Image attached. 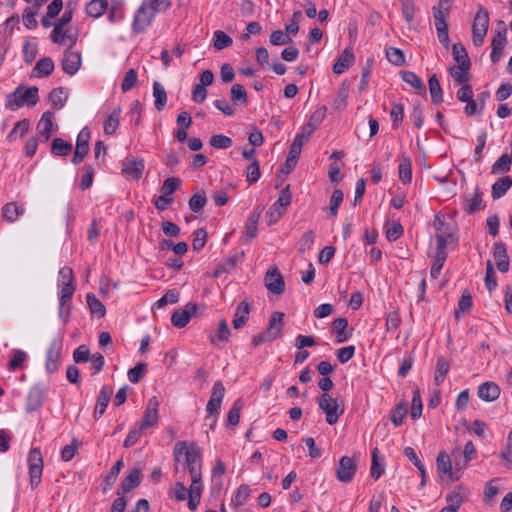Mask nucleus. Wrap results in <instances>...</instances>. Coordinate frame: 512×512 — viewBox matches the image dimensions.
Instances as JSON below:
<instances>
[{"label": "nucleus", "instance_id": "10", "mask_svg": "<svg viewBox=\"0 0 512 512\" xmlns=\"http://www.w3.org/2000/svg\"><path fill=\"white\" fill-rule=\"evenodd\" d=\"M90 130L85 127L77 136L76 148L72 158L73 164H80L89 151Z\"/></svg>", "mask_w": 512, "mask_h": 512}, {"label": "nucleus", "instance_id": "18", "mask_svg": "<svg viewBox=\"0 0 512 512\" xmlns=\"http://www.w3.org/2000/svg\"><path fill=\"white\" fill-rule=\"evenodd\" d=\"M251 312V305L246 300L241 301L236 307L232 325L234 329H241L244 327L249 319Z\"/></svg>", "mask_w": 512, "mask_h": 512}, {"label": "nucleus", "instance_id": "46", "mask_svg": "<svg viewBox=\"0 0 512 512\" xmlns=\"http://www.w3.org/2000/svg\"><path fill=\"white\" fill-rule=\"evenodd\" d=\"M87 304L92 314L98 316L99 318L104 317L106 314V308L102 304V302L96 298V296L92 293H88L86 296Z\"/></svg>", "mask_w": 512, "mask_h": 512}, {"label": "nucleus", "instance_id": "1", "mask_svg": "<svg viewBox=\"0 0 512 512\" xmlns=\"http://www.w3.org/2000/svg\"><path fill=\"white\" fill-rule=\"evenodd\" d=\"M38 92L39 89L36 86L26 87L20 85L6 96L5 106L10 110H16L25 105L33 107L39 102Z\"/></svg>", "mask_w": 512, "mask_h": 512}, {"label": "nucleus", "instance_id": "50", "mask_svg": "<svg viewBox=\"0 0 512 512\" xmlns=\"http://www.w3.org/2000/svg\"><path fill=\"white\" fill-rule=\"evenodd\" d=\"M232 43V38L222 30H216L214 32L213 47L216 50H223L224 48L231 46Z\"/></svg>", "mask_w": 512, "mask_h": 512}, {"label": "nucleus", "instance_id": "8", "mask_svg": "<svg viewBox=\"0 0 512 512\" xmlns=\"http://www.w3.org/2000/svg\"><path fill=\"white\" fill-rule=\"evenodd\" d=\"M356 470L357 464L355 460L349 456H343L336 468V478L340 482L349 483L353 480Z\"/></svg>", "mask_w": 512, "mask_h": 512}, {"label": "nucleus", "instance_id": "43", "mask_svg": "<svg viewBox=\"0 0 512 512\" xmlns=\"http://www.w3.org/2000/svg\"><path fill=\"white\" fill-rule=\"evenodd\" d=\"M107 8V0H91L86 5V12L89 16L98 18L107 10Z\"/></svg>", "mask_w": 512, "mask_h": 512}, {"label": "nucleus", "instance_id": "55", "mask_svg": "<svg viewBox=\"0 0 512 512\" xmlns=\"http://www.w3.org/2000/svg\"><path fill=\"white\" fill-rule=\"evenodd\" d=\"M243 408V402L241 399H237L227 415V424L231 426H236L240 421V412Z\"/></svg>", "mask_w": 512, "mask_h": 512}, {"label": "nucleus", "instance_id": "45", "mask_svg": "<svg viewBox=\"0 0 512 512\" xmlns=\"http://www.w3.org/2000/svg\"><path fill=\"white\" fill-rule=\"evenodd\" d=\"M465 497L466 493L464 489L462 487H457L451 494L446 496V501L449 503L448 507L455 508L457 511L461 507Z\"/></svg>", "mask_w": 512, "mask_h": 512}, {"label": "nucleus", "instance_id": "58", "mask_svg": "<svg viewBox=\"0 0 512 512\" xmlns=\"http://www.w3.org/2000/svg\"><path fill=\"white\" fill-rule=\"evenodd\" d=\"M209 144L216 149H228L233 145L230 137L223 134L212 135Z\"/></svg>", "mask_w": 512, "mask_h": 512}, {"label": "nucleus", "instance_id": "26", "mask_svg": "<svg viewBox=\"0 0 512 512\" xmlns=\"http://www.w3.org/2000/svg\"><path fill=\"white\" fill-rule=\"evenodd\" d=\"M478 397L486 402L496 400L500 395V387L494 382H485L478 387Z\"/></svg>", "mask_w": 512, "mask_h": 512}, {"label": "nucleus", "instance_id": "41", "mask_svg": "<svg viewBox=\"0 0 512 512\" xmlns=\"http://www.w3.org/2000/svg\"><path fill=\"white\" fill-rule=\"evenodd\" d=\"M350 86L343 82L338 90V93L333 102V109L341 111L347 106V99L349 95Z\"/></svg>", "mask_w": 512, "mask_h": 512}, {"label": "nucleus", "instance_id": "52", "mask_svg": "<svg viewBox=\"0 0 512 512\" xmlns=\"http://www.w3.org/2000/svg\"><path fill=\"white\" fill-rule=\"evenodd\" d=\"M511 163L512 161L510 156L508 154H503L492 165L491 172L493 174L508 172L510 171Z\"/></svg>", "mask_w": 512, "mask_h": 512}, {"label": "nucleus", "instance_id": "64", "mask_svg": "<svg viewBox=\"0 0 512 512\" xmlns=\"http://www.w3.org/2000/svg\"><path fill=\"white\" fill-rule=\"evenodd\" d=\"M181 185V181L177 177L167 178L160 189L161 194L170 196L173 194Z\"/></svg>", "mask_w": 512, "mask_h": 512}, {"label": "nucleus", "instance_id": "33", "mask_svg": "<svg viewBox=\"0 0 512 512\" xmlns=\"http://www.w3.org/2000/svg\"><path fill=\"white\" fill-rule=\"evenodd\" d=\"M428 85L433 104L439 105L443 101V91L436 74L429 77Z\"/></svg>", "mask_w": 512, "mask_h": 512}, {"label": "nucleus", "instance_id": "30", "mask_svg": "<svg viewBox=\"0 0 512 512\" xmlns=\"http://www.w3.org/2000/svg\"><path fill=\"white\" fill-rule=\"evenodd\" d=\"M298 141L295 144H291L288 156L284 165L281 168V172L289 174L297 165V161L301 155Z\"/></svg>", "mask_w": 512, "mask_h": 512}, {"label": "nucleus", "instance_id": "34", "mask_svg": "<svg viewBox=\"0 0 512 512\" xmlns=\"http://www.w3.org/2000/svg\"><path fill=\"white\" fill-rule=\"evenodd\" d=\"M154 104L157 111H162L167 104V93L164 86L158 82L153 83Z\"/></svg>", "mask_w": 512, "mask_h": 512}, {"label": "nucleus", "instance_id": "44", "mask_svg": "<svg viewBox=\"0 0 512 512\" xmlns=\"http://www.w3.org/2000/svg\"><path fill=\"white\" fill-rule=\"evenodd\" d=\"M348 326V321L346 318H336L332 322V329L337 334L336 336V342L342 343L348 339V335L345 333V329Z\"/></svg>", "mask_w": 512, "mask_h": 512}, {"label": "nucleus", "instance_id": "21", "mask_svg": "<svg viewBox=\"0 0 512 512\" xmlns=\"http://www.w3.org/2000/svg\"><path fill=\"white\" fill-rule=\"evenodd\" d=\"M61 64L66 74L74 75L81 66V54L75 51L66 52Z\"/></svg>", "mask_w": 512, "mask_h": 512}, {"label": "nucleus", "instance_id": "38", "mask_svg": "<svg viewBox=\"0 0 512 512\" xmlns=\"http://www.w3.org/2000/svg\"><path fill=\"white\" fill-rule=\"evenodd\" d=\"M121 108L116 107L112 113L104 121V132L107 135H112L116 132L119 126Z\"/></svg>", "mask_w": 512, "mask_h": 512}, {"label": "nucleus", "instance_id": "15", "mask_svg": "<svg viewBox=\"0 0 512 512\" xmlns=\"http://www.w3.org/2000/svg\"><path fill=\"white\" fill-rule=\"evenodd\" d=\"M201 461V449L198 447L197 444L192 443L189 447V450L186 451L185 455V465L187 466L190 475H192V471L194 470L197 472V474H202Z\"/></svg>", "mask_w": 512, "mask_h": 512}, {"label": "nucleus", "instance_id": "25", "mask_svg": "<svg viewBox=\"0 0 512 512\" xmlns=\"http://www.w3.org/2000/svg\"><path fill=\"white\" fill-rule=\"evenodd\" d=\"M355 61V56L352 48H346L335 64L333 65V72L337 75L342 74L346 69H348Z\"/></svg>", "mask_w": 512, "mask_h": 512}, {"label": "nucleus", "instance_id": "60", "mask_svg": "<svg viewBox=\"0 0 512 512\" xmlns=\"http://www.w3.org/2000/svg\"><path fill=\"white\" fill-rule=\"evenodd\" d=\"M314 238V231L308 230L305 232L298 242V252L304 254L306 251L310 250L314 244Z\"/></svg>", "mask_w": 512, "mask_h": 512}, {"label": "nucleus", "instance_id": "7", "mask_svg": "<svg viewBox=\"0 0 512 512\" xmlns=\"http://www.w3.org/2000/svg\"><path fill=\"white\" fill-rule=\"evenodd\" d=\"M265 287L273 294L280 295L285 290L284 278L277 266H271L264 278Z\"/></svg>", "mask_w": 512, "mask_h": 512}, {"label": "nucleus", "instance_id": "29", "mask_svg": "<svg viewBox=\"0 0 512 512\" xmlns=\"http://www.w3.org/2000/svg\"><path fill=\"white\" fill-rule=\"evenodd\" d=\"M435 229H436V235L435 236H445L450 237L451 241H455V243L458 241L457 236L455 235V229L454 227L447 224L443 217L436 216L434 223H433Z\"/></svg>", "mask_w": 512, "mask_h": 512}, {"label": "nucleus", "instance_id": "63", "mask_svg": "<svg viewBox=\"0 0 512 512\" xmlns=\"http://www.w3.org/2000/svg\"><path fill=\"white\" fill-rule=\"evenodd\" d=\"M138 76L135 69H129L124 76L121 83V90L123 93L128 92L137 84Z\"/></svg>", "mask_w": 512, "mask_h": 512}, {"label": "nucleus", "instance_id": "53", "mask_svg": "<svg viewBox=\"0 0 512 512\" xmlns=\"http://www.w3.org/2000/svg\"><path fill=\"white\" fill-rule=\"evenodd\" d=\"M470 69H462V66H453L449 69L450 75L453 79L461 85L468 84L471 75L469 74Z\"/></svg>", "mask_w": 512, "mask_h": 512}, {"label": "nucleus", "instance_id": "11", "mask_svg": "<svg viewBox=\"0 0 512 512\" xmlns=\"http://www.w3.org/2000/svg\"><path fill=\"white\" fill-rule=\"evenodd\" d=\"M158 408H159V400L156 396H153L149 399L144 416L139 426L141 429H148L155 427L158 423Z\"/></svg>", "mask_w": 512, "mask_h": 512}, {"label": "nucleus", "instance_id": "51", "mask_svg": "<svg viewBox=\"0 0 512 512\" xmlns=\"http://www.w3.org/2000/svg\"><path fill=\"white\" fill-rule=\"evenodd\" d=\"M72 150V145L69 142H65L62 138H55L52 141L51 152L54 155L66 156Z\"/></svg>", "mask_w": 512, "mask_h": 512}, {"label": "nucleus", "instance_id": "27", "mask_svg": "<svg viewBox=\"0 0 512 512\" xmlns=\"http://www.w3.org/2000/svg\"><path fill=\"white\" fill-rule=\"evenodd\" d=\"M438 473L447 474L451 480H458L459 475H455L452 471V461L450 456L445 452L441 451L436 459Z\"/></svg>", "mask_w": 512, "mask_h": 512}, {"label": "nucleus", "instance_id": "22", "mask_svg": "<svg viewBox=\"0 0 512 512\" xmlns=\"http://www.w3.org/2000/svg\"><path fill=\"white\" fill-rule=\"evenodd\" d=\"M141 483V471L138 468L131 469L129 474L122 481L117 494H126L138 487Z\"/></svg>", "mask_w": 512, "mask_h": 512}, {"label": "nucleus", "instance_id": "42", "mask_svg": "<svg viewBox=\"0 0 512 512\" xmlns=\"http://www.w3.org/2000/svg\"><path fill=\"white\" fill-rule=\"evenodd\" d=\"M24 212L22 208H20L17 203L10 202L3 206L2 208V217L8 222H14L18 219V217Z\"/></svg>", "mask_w": 512, "mask_h": 512}, {"label": "nucleus", "instance_id": "39", "mask_svg": "<svg viewBox=\"0 0 512 512\" xmlns=\"http://www.w3.org/2000/svg\"><path fill=\"white\" fill-rule=\"evenodd\" d=\"M232 102L237 106L245 105L248 102L247 91L241 84H234L230 89Z\"/></svg>", "mask_w": 512, "mask_h": 512}, {"label": "nucleus", "instance_id": "48", "mask_svg": "<svg viewBox=\"0 0 512 512\" xmlns=\"http://www.w3.org/2000/svg\"><path fill=\"white\" fill-rule=\"evenodd\" d=\"M30 123L28 119H22L18 121L11 132L8 134L7 139L12 142L17 137H23L29 130Z\"/></svg>", "mask_w": 512, "mask_h": 512}, {"label": "nucleus", "instance_id": "59", "mask_svg": "<svg viewBox=\"0 0 512 512\" xmlns=\"http://www.w3.org/2000/svg\"><path fill=\"white\" fill-rule=\"evenodd\" d=\"M344 194L342 190L335 189L332 193L331 199H330V206H329V212L328 216L334 217L338 213V208L341 205L343 201Z\"/></svg>", "mask_w": 512, "mask_h": 512}, {"label": "nucleus", "instance_id": "19", "mask_svg": "<svg viewBox=\"0 0 512 512\" xmlns=\"http://www.w3.org/2000/svg\"><path fill=\"white\" fill-rule=\"evenodd\" d=\"M493 256L496 260L497 268L505 273L509 270L510 261L507 254L506 245L502 242H496L493 247Z\"/></svg>", "mask_w": 512, "mask_h": 512}, {"label": "nucleus", "instance_id": "17", "mask_svg": "<svg viewBox=\"0 0 512 512\" xmlns=\"http://www.w3.org/2000/svg\"><path fill=\"white\" fill-rule=\"evenodd\" d=\"M61 344L58 340H53L47 350L45 367L49 373H54L59 368L61 358Z\"/></svg>", "mask_w": 512, "mask_h": 512}, {"label": "nucleus", "instance_id": "54", "mask_svg": "<svg viewBox=\"0 0 512 512\" xmlns=\"http://www.w3.org/2000/svg\"><path fill=\"white\" fill-rule=\"evenodd\" d=\"M411 166V160L408 157H404L399 164V179L405 184L410 183L412 180Z\"/></svg>", "mask_w": 512, "mask_h": 512}, {"label": "nucleus", "instance_id": "62", "mask_svg": "<svg viewBox=\"0 0 512 512\" xmlns=\"http://www.w3.org/2000/svg\"><path fill=\"white\" fill-rule=\"evenodd\" d=\"M292 38L282 30L272 31L269 42L271 45L280 46L292 43Z\"/></svg>", "mask_w": 512, "mask_h": 512}, {"label": "nucleus", "instance_id": "6", "mask_svg": "<svg viewBox=\"0 0 512 512\" xmlns=\"http://www.w3.org/2000/svg\"><path fill=\"white\" fill-rule=\"evenodd\" d=\"M30 485L34 489L41 482L43 458L39 448H33L28 454Z\"/></svg>", "mask_w": 512, "mask_h": 512}, {"label": "nucleus", "instance_id": "37", "mask_svg": "<svg viewBox=\"0 0 512 512\" xmlns=\"http://www.w3.org/2000/svg\"><path fill=\"white\" fill-rule=\"evenodd\" d=\"M230 336L231 331L229 329L228 323L225 319H222L218 323L217 333L215 335L211 334L209 336V340L212 344H215L216 341L228 342Z\"/></svg>", "mask_w": 512, "mask_h": 512}, {"label": "nucleus", "instance_id": "40", "mask_svg": "<svg viewBox=\"0 0 512 512\" xmlns=\"http://www.w3.org/2000/svg\"><path fill=\"white\" fill-rule=\"evenodd\" d=\"M450 370L449 362L445 357L437 359L434 381L437 386L441 385Z\"/></svg>", "mask_w": 512, "mask_h": 512}, {"label": "nucleus", "instance_id": "4", "mask_svg": "<svg viewBox=\"0 0 512 512\" xmlns=\"http://www.w3.org/2000/svg\"><path fill=\"white\" fill-rule=\"evenodd\" d=\"M327 111L326 106H321L317 108L310 116L309 121L302 127V131L298 133L292 144H295L298 140L300 151H302V147L304 144V139L309 138L316 128L322 123L325 118V114Z\"/></svg>", "mask_w": 512, "mask_h": 512}, {"label": "nucleus", "instance_id": "16", "mask_svg": "<svg viewBox=\"0 0 512 512\" xmlns=\"http://www.w3.org/2000/svg\"><path fill=\"white\" fill-rule=\"evenodd\" d=\"M506 34V29H503L497 31L492 38L490 59L493 64L498 63L502 57V52L507 44Z\"/></svg>", "mask_w": 512, "mask_h": 512}, {"label": "nucleus", "instance_id": "57", "mask_svg": "<svg viewBox=\"0 0 512 512\" xmlns=\"http://www.w3.org/2000/svg\"><path fill=\"white\" fill-rule=\"evenodd\" d=\"M386 57L395 66H403L405 64V56L401 49L395 47L387 48Z\"/></svg>", "mask_w": 512, "mask_h": 512}, {"label": "nucleus", "instance_id": "12", "mask_svg": "<svg viewBox=\"0 0 512 512\" xmlns=\"http://www.w3.org/2000/svg\"><path fill=\"white\" fill-rule=\"evenodd\" d=\"M144 167L143 159L136 157H126L122 161L121 172L127 177L138 180L142 176Z\"/></svg>", "mask_w": 512, "mask_h": 512}, {"label": "nucleus", "instance_id": "28", "mask_svg": "<svg viewBox=\"0 0 512 512\" xmlns=\"http://www.w3.org/2000/svg\"><path fill=\"white\" fill-rule=\"evenodd\" d=\"M452 55L457 62V66H462V69H470L471 61L468 56L467 50L462 43H455L452 46Z\"/></svg>", "mask_w": 512, "mask_h": 512}, {"label": "nucleus", "instance_id": "35", "mask_svg": "<svg viewBox=\"0 0 512 512\" xmlns=\"http://www.w3.org/2000/svg\"><path fill=\"white\" fill-rule=\"evenodd\" d=\"M52 116H53V112L46 111L41 116V119L37 126L40 135L42 137H44L45 141H47L50 138L51 133H52V127H53Z\"/></svg>", "mask_w": 512, "mask_h": 512}, {"label": "nucleus", "instance_id": "13", "mask_svg": "<svg viewBox=\"0 0 512 512\" xmlns=\"http://www.w3.org/2000/svg\"><path fill=\"white\" fill-rule=\"evenodd\" d=\"M75 285L66 283L65 285H61L60 295H59V316L63 318L64 322L68 321V317L70 314V306H66V304L71 300L74 292Z\"/></svg>", "mask_w": 512, "mask_h": 512}, {"label": "nucleus", "instance_id": "49", "mask_svg": "<svg viewBox=\"0 0 512 512\" xmlns=\"http://www.w3.org/2000/svg\"><path fill=\"white\" fill-rule=\"evenodd\" d=\"M49 100L56 109L62 108L67 100V94L64 88L58 87L51 90Z\"/></svg>", "mask_w": 512, "mask_h": 512}, {"label": "nucleus", "instance_id": "3", "mask_svg": "<svg viewBox=\"0 0 512 512\" xmlns=\"http://www.w3.org/2000/svg\"><path fill=\"white\" fill-rule=\"evenodd\" d=\"M488 27L489 12L480 5L472 24V42L476 47H480L484 43Z\"/></svg>", "mask_w": 512, "mask_h": 512}, {"label": "nucleus", "instance_id": "47", "mask_svg": "<svg viewBox=\"0 0 512 512\" xmlns=\"http://www.w3.org/2000/svg\"><path fill=\"white\" fill-rule=\"evenodd\" d=\"M481 203H482V194L479 191V188L476 187L473 197L471 199H465L464 210L468 214H473L476 211L481 209Z\"/></svg>", "mask_w": 512, "mask_h": 512}, {"label": "nucleus", "instance_id": "61", "mask_svg": "<svg viewBox=\"0 0 512 512\" xmlns=\"http://www.w3.org/2000/svg\"><path fill=\"white\" fill-rule=\"evenodd\" d=\"M207 203L205 192H199L194 194L189 200V208L195 212H200Z\"/></svg>", "mask_w": 512, "mask_h": 512}, {"label": "nucleus", "instance_id": "36", "mask_svg": "<svg viewBox=\"0 0 512 512\" xmlns=\"http://www.w3.org/2000/svg\"><path fill=\"white\" fill-rule=\"evenodd\" d=\"M402 80L412 86L419 94L425 93L423 81L412 71H401Z\"/></svg>", "mask_w": 512, "mask_h": 512}, {"label": "nucleus", "instance_id": "14", "mask_svg": "<svg viewBox=\"0 0 512 512\" xmlns=\"http://www.w3.org/2000/svg\"><path fill=\"white\" fill-rule=\"evenodd\" d=\"M197 312V305L194 303H188L184 309L176 310L171 316L172 324L177 328L185 327L191 317Z\"/></svg>", "mask_w": 512, "mask_h": 512}, {"label": "nucleus", "instance_id": "24", "mask_svg": "<svg viewBox=\"0 0 512 512\" xmlns=\"http://www.w3.org/2000/svg\"><path fill=\"white\" fill-rule=\"evenodd\" d=\"M264 207L258 206L254 212L249 216L245 223L246 242H249L257 235L258 223L261 218Z\"/></svg>", "mask_w": 512, "mask_h": 512}, {"label": "nucleus", "instance_id": "5", "mask_svg": "<svg viewBox=\"0 0 512 512\" xmlns=\"http://www.w3.org/2000/svg\"><path fill=\"white\" fill-rule=\"evenodd\" d=\"M318 406L325 413L329 425L335 424L344 413V405H339L328 393H323L318 398Z\"/></svg>", "mask_w": 512, "mask_h": 512}, {"label": "nucleus", "instance_id": "20", "mask_svg": "<svg viewBox=\"0 0 512 512\" xmlns=\"http://www.w3.org/2000/svg\"><path fill=\"white\" fill-rule=\"evenodd\" d=\"M45 391L40 386H33L27 395L26 411L33 412L38 410L44 400Z\"/></svg>", "mask_w": 512, "mask_h": 512}, {"label": "nucleus", "instance_id": "56", "mask_svg": "<svg viewBox=\"0 0 512 512\" xmlns=\"http://www.w3.org/2000/svg\"><path fill=\"white\" fill-rule=\"evenodd\" d=\"M407 413H408L407 405L404 402L398 404L391 411V421L395 427L402 425L403 420L406 417Z\"/></svg>", "mask_w": 512, "mask_h": 512}, {"label": "nucleus", "instance_id": "9", "mask_svg": "<svg viewBox=\"0 0 512 512\" xmlns=\"http://www.w3.org/2000/svg\"><path fill=\"white\" fill-rule=\"evenodd\" d=\"M154 17V12L148 9L147 2H143L134 16L133 31L136 34L142 33L151 24Z\"/></svg>", "mask_w": 512, "mask_h": 512}, {"label": "nucleus", "instance_id": "32", "mask_svg": "<svg viewBox=\"0 0 512 512\" xmlns=\"http://www.w3.org/2000/svg\"><path fill=\"white\" fill-rule=\"evenodd\" d=\"M512 186V178L510 176H504L499 178L493 185L491 190V196L493 199H499L503 197L508 189Z\"/></svg>", "mask_w": 512, "mask_h": 512}, {"label": "nucleus", "instance_id": "2", "mask_svg": "<svg viewBox=\"0 0 512 512\" xmlns=\"http://www.w3.org/2000/svg\"><path fill=\"white\" fill-rule=\"evenodd\" d=\"M284 313L275 311L271 314L267 329L255 335L251 340V345L258 347L265 342L274 341L279 337L284 327Z\"/></svg>", "mask_w": 512, "mask_h": 512}, {"label": "nucleus", "instance_id": "31", "mask_svg": "<svg viewBox=\"0 0 512 512\" xmlns=\"http://www.w3.org/2000/svg\"><path fill=\"white\" fill-rule=\"evenodd\" d=\"M54 70V62L50 57H44L38 60L33 68L32 74L35 77H47Z\"/></svg>", "mask_w": 512, "mask_h": 512}, {"label": "nucleus", "instance_id": "23", "mask_svg": "<svg viewBox=\"0 0 512 512\" xmlns=\"http://www.w3.org/2000/svg\"><path fill=\"white\" fill-rule=\"evenodd\" d=\"M113 394V389L110 386H103L100 390L95 409L94 418L99 419L104 413L109 404L110 398Z\"/></svg>", "mask_w": 512, "mask_h": 512}]
</instances>
